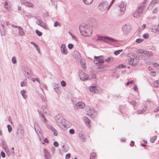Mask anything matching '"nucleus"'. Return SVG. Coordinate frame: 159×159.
<instances>
[{
  "label": "nucleus",
  "instance_id": "34",
  "mask_svg": "<svg viewBox=\"0 0 159 159\" xmlns=\"http://www.w3.org/2000/svg\"><path fill=\"white\" fill-rule=\"evenodd\" d=\"M34 18L37 19V20L36 21L37 24H38V25H40L39 24H41V23L42 21L41 20H39L37 17V16L34 17Z\"/></svg>",
  "mask_w": 159,
  "mask_h": 159
},
{
  "label": "nucleus",
  "instance_id": "31",
  "mask_svg": "<svg viewBox=\"0 0 159 159\" xmlns=\"http://www.w3.org/2000/svg\"><path fill=\"white\" fill-rule=\"evenodd\" d=\"M159 0H156L155 1H152L150 3V6L151 5H155V4L156 3H158L159 2Z\"/></svg>",
  "mask_w": 159,
  "mask_h": 159
},
{
  "label": "nucleus",
  "instance_id": "27",
  "mask_svg": "<svg viewBox=\"0 0 159 159\" xmlns=\"http://www.w3.org/2000/svg\"><path fill=\"white\" fill-rule=\"evenodd\" d=\"M93 0H83L84 3L87 5H89L91 4Z\"/></svg>",
  "mask_w": 159,
  "mask_h": 159
},
{
  "label": "nucleus",
  "instance_id": "23",
  "mask_svg": "<svg viewBox=\"0 0 159 159\" xmlns=\"http://www.w3.org/2000/svg\"><path fill=\"white\" fill-rule=\"evenodd\" d=\"M26 91L24 89L21 90L20 92V93L21 95H22L24 99H26L27 97V96L25 94L26 93Z\"/></svg>",
  "mask_w": 159,
  "mask_h": 159
},
{
  "label": "nucleus",
  "instance_id": "58",
  "mask_svg": "<svg viewBox=\"0 0 159 159\" xmlns=\"http://www.w3.org/2000/svg\"><path fill=\"white\" fill-rule=\"evenodd\" d=\"M151 75L152 76H155L156 75V73L155 71H151Z\"/></svg>",
  "mask_w": 159,
  "mask_h": 159
},
{
  "label": "nucleus",
  "instance_id": "50",
  "mask_svg": "<svg viewBox=\"0 0 159 159\" xmlns=\"http://www.w3.org/2000/svg\"><path fill=\"white\" fill-rule=\"evenodd\" d=\"M69 133L72 134H73L75 133V130L73 129H71L69 130Z\"/></svg>",
  "mask_w": 159,
  "mask_h": 159
},
{
  "label": "nucleus",
  "instance_id": "25",
  "mask_svg": "<svg viewBox=\"0 0 159 159\" xmlns=\"http://www.w3.org/2000/svg\"><path fill=\"white\" fill-rule=\"evenodd\" d=\"M1 34L2 35L5 36L6 34V30L4 28L0 29Z\"/></svg>",
  "mask_w": 159,
  "mask_h": 159
},
{
  "label": "nucleus",
  "instance_id": "12",
  "mask_svg": "<svg viewBox=\"0 0 159 159\" xmlns=\"http://www.w3.org/2000/svg\"><path fill=\"white\" fill-rule=\"evenodd\" d=\"M85 107V104L82 102H79L76 103L75 106V108L77 109L83 108Z\"/></svg>",
  "mask_w": 159,
  "mask_h": 159
},
{
  "label": "nucleus",
  "instance_id": "46",
  "mask_svg": "<svg viewBox=\"0 0 159 159\" xmlns=\"http://www.w3.org/2000/svg\"><path fill=\"white\" fill-rule=\"evenodd\" d=\"M47 128L52 131L54 129L52 125H47Z\"/></svg>",
  "mask_w": 159,
  "mask_h": 159
},
{
  "label": "nucleus",
  "instance_id": "17",
  "mask_svg": "<svg viewBox=\"0 0 159 159\" xmlns=\"http://www.w3.org/2000/svg\"><path fill=\"white\" fill-rule=\"evenodd\" d=\"M136 60L137 59L135 58H129L128 59V61L129 65L135 66L137 63Z\"/></svg>",
  "mask_w": 159,
  "mask_h": 159
},
{
  "label": "nucleus",
  "instance_id": "5",
  "mask_svg": "<svg viewBox=\"0 0 159 159\" xmlns=\"http://www.w3.org/2000/svg\"><path fill=\"white\" fill-rule=\"evenodd\" d=\"M104 40L107 43H109L110 42H115L116 41V40L115 39H113V38H110L107 37H100L98 36V39H97V41H98V40Z\"/></svg>",
  "mask_w": 159,
  "mask_h": 159
},
{
  "label": "nucleus",
  "instance_id": "49",
  "mask_svg": "<svg viewBox=\"0 0 159 159\" xmlns=\"http://www.w3.org/2000/svg\"><path fill=\"white\" fill-rule=\"evenodd\" d=\"M38 112L40 116L42 118L44 117V115L41 112L38 111Z\"/></svg>",
  "mask_w": 159,
  "mask_h": 159
},
{
  "label": "nucleus",
  "instance_id": "64",
  "mask_svg": "<svg viewBox=\"0 0 159 159\" xmlns=\"http://www.w3.org/2000/svg\"><path fill=\"white\" fill-rule=\"evenodd\" d=\"M157 8H155L154 10L153 11H152V13H156L157 11Z\"/></svg>",
  "mask_w": 159,
  "mask_h": 159
},
{
  "label": "nucleus",
  "instance_id": "63",
  "mask_svg": "<svg viewBox=\"0 0 159 159\" xmlns=\"http://www.w3.org/2000/svg\"><path fill=\"white\" fill-rule=\"evenodd\" d=\"M35 79L36 80V81H37L38 82V83L39 84H41L40 80L38 78H35Z\"/></svg>",
  "mask_w": 159,
  "mask_h": 159
},
{
  "label": "nucleus",
  "instance_id": "60",
  "mask_svg": "<svg viewBox=\"0 0 159 159\" xmlns=\"http://www.w3.org/2000/svg\"><path fill=\"white\" fill-rule=\"evenodd\" d=\"M147 109V106L144 107V108H143L142 110H141L142 111L143 113L144 112H145Z\"/></svg>",
  "mask_w": 159,
  "mask_h": 159
},
{
  "label": "nucleus",
  "instance_id": "9",
  "mask_svg": "<svg viewBox=\"0 0 159 159\" xmlns=\"http://www.w3.org/2000/svg\"><path fill=\"white\" fill-rule=\"evenodd\" d=\"M102 57V56L98 57L95 56L94 57V63L96 64L99 63H103L104 61L103 59L102 58H99L100 57Z\"/></svg>",
  "mask_w": 159,
  "mask_h": 159
},
{
  "label": "nucleus",
  "instance_id": "56",
  "mask_svg": "<svg viewBox=\"0 0 159 159\" xmlns=\"http://www.w3.org/2000/svg\"><path fill=\"white\" fill-rule=\"evenodd\" d=\"M72 38L73 39H74L76 41H78V39L75 35H73V36H72Z\"/></svg>",
  "mask_w": 159,
  "mask_h": 159
},
{
  "label": "nucleus",
  "instance_id": "41",
  "mask_svg": "<svg viewBox=\"0 0 159 159\" xmlns=\"http://www.w3.org/2000/svg\"><path fill=\"white\" fill-rule=\"evenodd\" d=\"M74 47V45L71 43H69L68 45V48L70 49H71Z\"/></svg>",
  "mask_w": 159,
  "mask_h": 159
},
{
  "label": "nucleus",
  "instance_id": "30",
  "mask_svg": "<svg viewBox=\"0 0 159 159\" xmlns=\"http://www.w3.org/2000/svg\"><path fill=\"white\" fill-rule=\"evenodd\" d=\"M96 153L95 152H92L90 155V159H94L96 156Z\"/></svg>",
  "mask_w": 159,
  "mask_h": 159
},
{
  "label": "nucleus",
  "instance_id": "62",
  "mask_svg": "<svg viewBox=\"0 0 159 159\" xmlns=\"http://www.w3.org/2000/svg\"><path fill=\"white\" fill-rule=\"evenodd\" d=\"M133 83V81H132V80H131V81H129L127 83H126V85H129V84H132Z\"/></svg>",
  "mask_w": 159,
  "mask_h": 159
},
{
  "label": "nucleus",
  "instance_id": "22",
  "mask_svg": "<svg viewBox=\"0 0 159 159\" xmlns=\"http://www.w3.org/2000/svg\"><path fill=\"white\" fill-rule=\"evenodd\" d=\"M84 121L87 126H89V125L90 121L88 117L86 116L84 117Z\"/></svg>",
  "mask_w": 159,
  "mask_h": 159
},
{
  "label": "nucleus",
  "instance_id": "33",
  "mask_svg": "<svg viewBox=\"0 0 159 159\" xmlns=\"http://www.w3.org/2000/svg\"><path fill=\"white\" fill-rule=\"evenodd\" d=\"M122 51V49L115 51L114 52V54L116 55L119 54Z\"/></svg>",
  "mask_w": 159,
  "mask_h": 159
},
{
  "label": "nucleus",
  "instance_id": "18",
  "mask_svg": "<svg viewBox=\"0 0 159 159\" xmlns=\"http://www.w3.org/2000/svg\"><path fill=\"white\" fill-rule=\"evenodd\" d=\"M79 138L82 141L85 142L86 139V137L83 132H81L79 134Z\"/></svg>",
  "mask_w": 159,
  "mask_h": 159
},
{
  "label": "nucleus",
  "instance_id": "53",
  "mask_svg": "<svg viewBox=\"0 0 159 159\" xmlns=\"http://www.w3.org/2000/svg\"><path fill=\"white\" fill-rule=\"evenodd\" d=\"M143 37L145 39H148L149 37V35L148 34H144L143 35Z\"/></svg>",
  "mask_w": 159,
  "mask_h": 159
},
{
  "label": "nucleus",
  "instance_id": "36",
  "mask_svg": "<svg viewBox=\"0 0 159 159\" xmlns=\"http://www.w3.org/2000/svg\"><path fill=\"white\" fill-rule=\"evenodd\" d=\"M36 34L39 36H41L42 35V33L41 32L39 31V30H35Z\"/></svg>",
  "mask_w": 159,
  "mask_h": 159
},
{
  "label": "nucleus",
  "instance_id": "6",
  "mask_svg": "<svg viewBox=\"0 0 159 159\" xmlns=\"http://www.w3.org/2000/svg\"><path fill=\"white\" fill-rule=\"evenodd\" d=\"M23 74L25 76L29 78V76L31 74V72L30 70L28 68L26 67H24L23 69Z\"/></svg>",
  "mask_w": 159,
  "mask_h": 159
},
{
  "label": "nucleus",
  "instance_id": "54",
  "mask_svg": "<svg viewBox=\"0 0 159 159\" xmlns=\"http://www.w3.org/2000/svg\"><path fill=\"white\" fill-rule=\"evenodd\" d=\"M51 151L52 152L53 154H54L55 151V148L54 147H52V148H51Z\"/></svg>",
  "mask_w": 159,
  "mask_h": 159
},
{
  "label": "nucleus",
  "instance_id": "24",
  "mask_svg": "<svg viewBox=\"0 0 159 159\" xmlns=\"http://www.w3.org/2000/svg\"><path fill=\"white\" fill-rule=\"evenodd\" d=\"M89 89L90 92H92L93 93H95L96 92V88L94 86L90 87Z\"/></svg>",
  "mask_w": 159,
  "mask_h": 159
},
{
  "label": "nucleus",
  "instance_id": "52",
  "mask_svg": "<svg viewBox=\"0 0 159 159\" xmlns=\"http://www.w3.org/2000/svg\"><path fill=\"white\" fill-rule=\"evenodd\" d=\"M70 153H68L66 155V159H69L70 157Z\"/></svg>",
  "mask_w": 159,
  "mask_h": 159
},
{
  "label": "nucleus",
  "instance_id": "14",
  "mask_svg": "<svg viewBox=\"0 0 159 159\" xmlns=\"http://www.w3.org/2000/svg\"><path fill=\"white\" fill-rule=\"evenodd\" d=\"M43 153L45 158L46 159L50 158L51 157L50 154L47 149H43Z\"/></svg>",
  "mask_w": 159,
  "mask_h": 159
},
{
  "label": "nucleus",
  "instance_id": "61",
  "mask_svg": "<svg viewBox=\"0 0 159 159\" xmlns=\"http://www.w3.org/2000/svg\"><path fill=\"white\" fill-rule=\"evenodd\" d=\"M153 66L156 67H159V65L157 63H153Z\"/></svg>",
  "mask_w": 159,
  "mask_h": 159
},
{
  "label": "nucleus",
  "instance_id": "3",
  "mask_svg": "<svg viewBox=\"0 0 159 159\" xmlns=\"http://www.w3.org/2000/svg\"><path fill=\"white\" fill-rule=\"evenodd\" d=\"M145 9L144 6L142 5L139 6L136 11L133 14V16L137 18H139L142 16L143 12Z\"/></svg>",
  "mask_w": 159,
  "mask_h": 159
},
{
  "label": "nucleus",
  "instance_id": "29",
  "mask_svg": "<svg viewBox=\"0 0 159 159\" xmlns=\"http://www.w3.org/2000/svg\"><path fill=\"white\" fill-rule=\"evenodd\" d=\"M27 79H25L24 80V81L21 82L20 83V86L21 87H23L24 86H26L25 84L27 83Z\"/></svg>",
  "mask_w": 159,
  "mask_h": 159
},
{
  "label": "nucleus",
  "instance_id": "7",
  "mask_svg": "<svg viewBox=\"0 0 159 159\" xmlns=\"http://www.w3.org/2000/svg\"><path fill=\"white\" fill-rule=\"evenodd\" d=\"M131 30V26L129 25L125 24L124 25L122 28V30L124 34H126L129 33Z\"/></svg>",
  "mask_w": 159,
  "mask_h": 159
},
{
  "label": "nucleus",
  "instance_id": "10",
  "mask_svg": "<svg viewBox=\"0 0 159 159\" xmlns=\"http://www.w3.org/2000/svg\"><path fill=\"white\" fill-rule=\"evenodd\" d=\"M87 114L90 116L92 118H94L97 116V112L94 110L93 109H90Z\"/></svg>",
  "mask_w": 159,
  "mask_h": 159
},
{
  "label": "nucleus",
  "instance_id": "55",
  "mask_svg": "<svg viewBox=\"0 0 159 159\" xmlns=\"http://www.w3.org/2000/svg\"><path fill=\"white\" fill-rule=\"evenodd\" d=\"M1 156L3 158H4L5 157V154L3 151H2L1 153Z\"/></svg>",
  "mask_w": 159,
  "mask_h": 159
},
{
  "label": "nucleus",
  "instance_id": "59",
  "mask_svg": "<svg viewBox=\"0 0 159 159\" xmlns=\"http://www.w3.org/2000/svg\"><path fill=\"white\" fill-rule=\"evenodd\" d=\"M41 26L43 28L45 29L46 28V24L43 23L42 25H41Z\"/></svg>",
  "mask_w": 159,
  "mask_h": 159
},
{
  "label": "nucleus",
  "instance_id": "28",
  "mask_svg": "<svg viewBox=\"0 0 159 159\" xmlns=\"http://www.w3.org/2000/svg\"><path fill=\"white\" fill-rule=\"evenodd\" d=\"M153 85L155 88H159V84L158 83V81L157 80H156L154 82Z\"/></svg>",
  "mask_w": 159,
  "mask_h": 159
},
{
  "label": "nucleus",
  "instance_id": "4",
  "mask_svg": "<svg viewBox=\"0 0 159 159\" xmlns=\"http://www.w3.org/2000/svg\"><path fill=\"white\" fill-rule=\"evenodd\" d=\"M108 3L106 1H102L98 5V9L101 11H103L107 8Z\"/></svg>",
  "mask_w": 159,
  "mask_h": 159
},
{
  "label": "nucleus",
  "instance_id": "45",
  "mask_svg": "<svg viewBox=\"0 0 159 159\" xmlns=\"http://www.w3.org/2000/svg\"><path fill=\"white\" fill-rule=\"evenodd\" d=\"M52 131L54 133V135L55 136H57V132L55 129H54Z\"/></svg>",
  "mask_w": 159,
  "mask_h": 159
},
{
  "label": "nucleus",
  "instance_id": "26",
  "mask_svg": "<svg viewBox=\"0 0 159 159\" xmlns=\"http://www.w3.org/2000/svg\"><path fill=\"white\" fill-rule=\"evenodd\" d=\"M1 144L2 145V148L4 149L5 150H6L7 148V145L5 141H2L1 142Z\"/></svg>",
  "mask_w": 159,
  "mask_h": 159
},
{
  "label": "nucleus",
  "instance_id": "13",
  "mask_svg": "<svg viewBox=\"0 0 159 159\" xmlns=\"http://www.w3.org/2000/svg\"><path fill=\"white\" fill-rule=\"evenodd\" d=\"M61 53L64 55H66L67 53V51L65 45L64 44H61Z\"/></svg>",
  "mask_w": 159,
  "mask_h": 159
},
{
  "label": "nucleus",
  "instance_id": "48",
  "mask_svg": "<svg viewBox=\"0 0 159 159\" xmlns=\"http://www.w3.org/2000/svg\"><path fill=\"white\" fill-rule=\"evenodd\" d=\"M133 89L136 92L138 91V88L137 85H135L134 87L133 88Z\"/></svg>",
  "mask_w": 159,
  "mask_h": 159
},
{
  "label": "nucleus",
  "instance_id": "44",
  "mask_svg": "<svg viewBox=\"0 0 159 159\" xmlns=\"http://www.w3.org/2000/svg\"><path fill=\"white\" fill-rule=\"evenodd\" d=\"M61 84L62 87H65L66 86V82L64 80L61 82Z\"/></svg>",
  "mask_w": 159,
  "mask_h": 159
},
{
  "label": "nucleus",
  "instance_id": "21",
  "mask_svg": "<svg viewBox=\"0 0 159 159\" xmlns=\"http://www.w3.org/2000/svg\"><path fill=\"white\" fill-rule=\"evenodd\" d=\"M18 29L19 30V34L20 36H23L24 35L25 33L23 31V28L21 26H18Z\"/></svg>",
  "mask_w": 159,
  "mask_h": 159
},
{
  "label": "nucleus",
  "instance_id": "2",
  "mask_svg": "<svg viewBox=\"0 0 159 159\" xmlns=\"http://www.w3.org/2000/svg\"><path fill=\"white\" fill-rule=\"evenodd\" d=\"M55 121L59 127H66L65 120L60 115H58L55 117Z\"/></svg>",
  "mask_w": 159,
  "mask_h": 159
},
{
  "label": "nucleus",
  "instance_id": "57",
  "mask_svg": "<svg viewBox=\"0 0 159 159\" xmlns=\"http://www.w3.org/2000/svg\"><path fill=\"white\" fill-rule=\"evenodd\" d=\"M53 145L56 147H57L59 145V144L58 142L56 141H55L54 142Z\"/></svg>",
  "mask_w": 159,
  "mask_h": 159
},
{
  "label": "nucleus",
  "instance_id": "40",
  "mask_svg": "<svg viewBox=\"0 0 159 159\" xmlns=\"http://www.w3.org/2000/svg\"><path fill=\"white\" fill-rule=\"evenodd\" d=\"M11 60L13 63L15 64L16 63V59L15 57H14L12 58Z\"/></svg>",
  "mask_w": 159,
  "mask_h": 159
},
{
  "label": "nucleus",
  "instance_id": "32",
  "mask_svg": "<svg viewBox=\"0 0 159 159\" xmlns=\"http://www.w3.org/2000/svg\"><path fill=\"white\" fill-rule=\"evenodd\" d=\"M144 54L147 55L148 56H152V53L151 52L145 51Z\"/></svg>",
  "mask_w": 159,
  "mask_h": 159
},
{
  "label": "nucleus",
  "instance_id": "35",
  "mask_svg": "<svg viewBox=\"0 0 159 159\" xmlns=\"http://www.w3.org/2000/svg\"><path fill=\"white\" fill-rule=\"evenodd\" d=\"M157 138V136H155L152 137V138L150 139V142L152 143H154L155 141L156 140Z\"/></svg>",
  "mask_w": 159,
  "mask_h": 159
},
{
  "label": "nucleus",
  "instance_id": "47",
  "mask_svg": "<svg viewBox=\"0 0 159 159\" xmlns=\"http://www.w3.org/2000/svg\"><path fill=\"white\" fill-rule=\"evenodd\" d=\"M143 39H137L136 40V42L138 43H139L143 41Z\"/></svg>",
  "mask_w": 159,
  "mask_h": 159
},
{
  "label": "nucleus",
  "instance_id": "8",
  "mask_svg": "<svg viewBox=\"0 0 159 159\" xmlns=\"http://www.w3.org/2000/svg\"><path fill=\"white\" fill-rule=\"evenodd\" d=\"M79 75L80 79L82 81H85L88 79V75L82 71L79 72Z\"/></svg>",
  "mask_w": 159,
  "mask_h": 159
},
{
  "label": "nucleus",
  "instance_id": "51",
  "mask_svg": "<svg viewBox=\"0 0 159 159\" xmlns=\"http://www.w3.org/2000/svg\"><path fill=\"white\" fill-rule=\"evenodd\" d=\"M126 67L125 66L122 64L120 65L117 67L118 68H124Z\"/></svg>",
  "mask_w": 159,
  "mask_h": 159
},
{
  "label": "nucleus",
  "instance_id": "11",
  "mask_svg": "<svg viewBox=\"0 0 159 159\" xmlns=\"http://www.w3.org/2000/svg\"><path fill=\"white\" fill-rule=\"evenodd\" d=\"M151 31L155 33L159 32V24L152 26L151 27Z\"/></svg>",
  "mask_w": 159,
  "mask_h": 159
},
{
  "label": "nucleus",
  "instance_id": "20",
  "mask_svg": "<svg viewBox=\"0 0 159 159\" xmlns=\"http://www.w3.org/2000/svg\"><path fill=\"white\" fill-rule=\"evenodd\" d=\"M73 56L77 60H80V53L78 51H75L74 52Z\"/></svg>",
  "mask_w": 159,
  "mask_h": 159
},
{
  "label": "nucleus",
  "instance_id": "15",
  "mask_svg": "<svg viewBox=\"0 0 159 159\" xmlns=\"http://www.w3.org/2000/svg\"><path fill=\"white\" fill-rule=\"evenodd\" d=\"M34 128L36 133L39 135V134H40L41 129L38 123L35 122L34 123Z\"/></svg>",
  "mask_w": 159,
  "mask_h": 159
},
{
  "label": "nucleus",
  "instance_id": "43",
  "mask_svg": "<svg viewBox=\"0 0 159 159\" xmlns=\"http://www.w3.org/2000/svg\"><path fill=\"white\" fill-rule=\"evenodd\" d=\"M58 26H61V25L57 21H56L54 24V26L55 27H57Z\"/></svg>",
  "mask_w": 159,
  "mask_h": 159
},
{
  "label": "nucleus",
  "instance_id": "39",
  "mask_svg": "<svg viewBox=\"0 0 159 159\" xmlns=\"http://www.w3.org/2000/svg\"><path fill=\"white\" fill-rule=\"evenodd\" d=\"M137 52L142 54L144 53L145 52V51L142 49H138L137 51Z\"/></svg>",
  "mask_w": 159,
  "mask_h": 159
},
{
  "label": "nucleus",
  "instance_id": "38",
  "mask_svg": "<svg viewBox=\"0 0 159 159\" xmlns=\"http://www.w3.org/2000/svg\"><path fill=\"white\" fill-rule=\"evenodd\" d=\"M130 104L134 107H135L137 105V102L135 101H133L130 102Z\"/></svg>",
  "mask_w": 159,
  "mask_h": 159
},
{
  "label": "nucleus",
  "instance_id": "1",
  "mask_svg": "<svg viewBox=\"0 0 159 159\" xmlns=\"http://www.w3.org/2000/svg\"><path fill=\"white\" fill-rule=\"evenodd\" d=\"M79 29L81 35L84 36H90L92 34V31L87 24H82L80 25Z\"/></svg>",
  "mask_w": 159,
  "mask_h": 159
},
{
  "label": "nucleus",
  "instance_id": "19",
  "mask_svg": "<svg viewBox=\"0 0 159 159\" xmlns=\"http://www.w3.org/2000/svg\"><path fill=\"white\" fill-rule=\"evenodd\" d=\"M22 3L26 6L30 7H32L34 6L33 4L31 2H28L26 0L24 1L23 2H22Z\"/></svg>",
  "mask_w": 159,
  "mask_h": 159
},
{
  "label": "nucleus",
  "instance_id": "37",
  "mask_svg": "<svg viewBox=\"0 0 159 159\" xmlns=\"http://www.w3.org/2000/svg\"><path fill=\"white\" fill-rule=\"evenodd\" d=\"M112 60L113 58H112L111 57H109L107 59L105 60V61L107 62H109Z\"/></svg>",
  "mask_w": 159,
  "mask_h": 159
},
{
  "label": "nucleus",
  "instance_id": "16",
  "mask_svg": "<svg viewBox=\"0 0 159 159\" xmlns=\"http://www.w3.org/2000/svg\"><path fill=\"white\" fill-rule=\"evenodd\" d=\"M126 5L123 2H121L120 5L119 7L120 8V11L121 12L123 13L125 11V7Z\"/></svg>",
  "mask_w": 159,
  "mask_h": 159
},
{
  "label": "nucleus",
  "instance_id": "42",
  "mask_svg": "<svg viewBox=\"0 0 159 159\" xmlns=\"http://www.w3.org/2000/svg\"><path fill=\"white\" fill-rule=\"evenodd\" d=\"M7 127L8 128V130L9 132H11L12 130V128L11 126L10 125H8L7 126Z\"/></svg>",
  "mask_w": 159,
  "mask_h": 159
}]
</instances>
